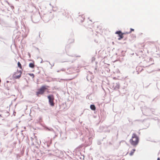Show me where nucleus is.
I'll list each match as a JSON object with an SVG mask.
<instances>
[{
  "mask_svg": "<svg viewBox=\"0 0 160 160\" xmlns=\"http://www.w3.org/2000/svg\"><path fill=\"white\" fill-rule=\"evenodd\" d=\"M135 151V149H132V151L130 153V154H129L130 155V156L132 155Z\"/></svg>",
  "mask_w": 160,
  "mask_h": 160,
  "instance_id": "1a4fd4ad",
  "label": "nucleus"
},
{
  "mask_svg": "<svg viewBox=\"0 0 160 160\" xmlns=\"http://www.w3.org/2000/svg\"><path fill=\"white\" fill-rule=\"evenodd\" d=\"M18 67H19L20 69H22V67L21 64L20 62H18Z\"/></svg>",
  "mask_w": 160,
  "mask_h": 160,
  "instance_id": "9d476101",
  "label": "nucleus"
},
{
  "mask_svg": "<svg viewBox=\"0 0 160 160\" xmlns=\"http://www.w3.org/2000/svg\"><path fill=\"white\" fill-rule=\"evenodd\" d=\"M37 160H40L39 159H38Z\"/></svg>",
  "mask_w": 160,
  "mask_h": 160,
  "instance_id": "2eb2a0df",
  "label": "nucleus"
},
{
  "mask_svg": "<svg viewBox=\"0 0 160 160\" xmlns=\"http://www.w3.org/2000/svg\"><path fill=\"white\" fill-rule=\"evenodd\" d=\"M139 141V138L135 133L132 134V138L129 140L131 144L134 146H136L138 144Z\"/></svg>",
  "mask_w": 160,
  "mask_h": 160,
  "instance_id": "f257e3e1",
  "label": "nucleus"
},
{
  "mask_svg": "<svg viewBox=\"0 0 160 160\" xmlns=\"http://www.w3.org/2000/svg\"><path fill=\"white\" fill-rule=\"evenodd\" d=\"M29 66L30 68H34L35 67V65L34 62L33 63H30L29 64Z\"/></svg>",
  "mask_w": 160,
  "mask_h": 160,
  "instance_id": "0eeeda50",
  "label": "nucleus"
},
{
  "mask_svg": "<svg viewBox=\"0 0 160 160\" xmlns=\"http://www.w3.org/2000/svg\"><path fill=\"white\" fill-rule=\"evenodd\" d=\"M134 29H132V28H131L130 29V32H129V33H131L132 31H134Z\"/></svg>",
  "mask_w": 160,
  "mask_h": 160,
  "instance_id": "f8f14e48",
  "label": "nucleus"
},
{
  "mask_svg": "<svg viewBox=\"0 0 160 160\" xmlns=\"http://www.w3.org/2000/svg\"><path fill=\"white\" fill-rule=\"evenodd\" d=\"M157 160H160L159 158H158V159H157Z\"/></svg>",
  "mask_w": 160,
  "mask_h": 160,
  "instance_id": "ddd939ff",
  "label": "nucleus"
},
{
  "mask_svg": "<svg viewBox=\"0 0 160 160\" xmlns=\"http://www.w3.org/2000/svg\"><path fill=\"white\" fill-rule=\"evenodd\" d=\"M30 76H31L33 78L34 77V75L33 74V73H29L28 74Z\"/></svg>",
  "mask_w": 160,
  "mask_h": 160,
  "instance_id": "9b49d317",
  "label": "nucleus"
},
{
  "mask_svg": "<svg viewBox=\"0 0 160 160\" xmlns=\"http://www.w3.org/2000/svg\"><path fill=\"white\" fill-rule=\"evenodd\" d=\"M22 72L21 71H17L13 75V77L15 79L19 78L21 77Z\"/></svg>",
  "mask_w": 160,
  "mask_h": 160,
  "instance_id": "20e7f679",
  "label": "nucleus"
},
{
  "mask_svg": "<svg viewBox=\"0 0 160 160\" xmlns=\"http://www.w3.org/2000/svg\"><path fill=\"white\" fill-rule=\"evenodd\" d=\"M49 87L48 86L46 85L42 86L40 88L38 89L37 91L36 92L37 96L39 97L40 95L43 94L45 91L48 90V88Z\"/></svg>",
  "mask_w": 160,
  "mask_h": 160,
  "instance_id": "f03ea898",
  "label": "nucleus"
},
{
  "mask_svg": "<svg viewBox=\"0 0 160 160\" xmlns=\"http://www.w3.org/2000/svg\"><path fill=\"white\" fill-rule=\"evenodd\" d=\"M72 79H69V80H71Z\"/></svg>",
  "mask_w": 160,
  "mask_h": 160,
  "instance_id": "4468645a",
  "label": "nucleus"
},
{
  "mask_svg": "<svg viewBox=\"0 0 160 160\" xmlns=\"http://www.w3.org/2000/svg\"><path fill=\"white\" fill-rule=\"evenodd\" d=\"M90 108L92 110L94 111L96 110V107L94 105H91Z\"/></svg>",
  "mask_w": 160,
  "mask_h": 160,
  "instance_id": "6e6552de",
  "label": "nucleus"
},
{
  "mask_svg": "<svg viewBox=\"0 0 160 160\" xmlns=\"http://www.w3.org/2000/svg\"><path fill=\"white\" fill-rule=\"evenodd\" d=\"M48 98L49 100V102L50 105L52 106H53L54 105V97L53 95H48Z\"/></svg>",
  "mask_w": 160,
  "mask_h": 160,
  "instance_id": "7ed1b4c3",
  "label": "nucleus"
},
{
  "mask_svg": "<svg viewBox=\"0 0 160 160\" xmlns=\"http://www.w3.org/2000/svg\"><path fill=\"white\" fill-rule=\"evenodd\" d=\"M78 19L80 20L82 22L84 20L85 18L83 16H79L78 18Z\"/></svg>",
  "mask_w": 160,
  "mask_h": 160,
  "instance_id": "423d86ee",
  "label": "nucleus"
},
{
  "mask_svg": "<svg viewBox=\"0 0 160 160\" xmlns=\"http://www.w3.org/2000/svg\"><path fill=\"white\" fill-rule=\"evenodd\" d=\"M115 33L118 35V36L119 37V38L118 39V40H121L123 38V35L124 34V33H122L121 31H117L115 32Z\"/></svg>",
  "mask_w": 160,
  "mask_h": 160,
  "instance_id": "39448f33",
  "label": "nucleus"
}]
</instances>
